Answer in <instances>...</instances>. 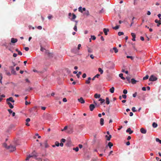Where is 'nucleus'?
Listing matches in <instances>:
<instances>
[{"mask_svg":"<svg viewBox=\"0 0 161 161\" xmlns=\"http://www.w3.org/2000/svg\"><path fill=\"white\" fill-rule=\"evenodd\" d=\"M17 41V39L14 38H12L11 39V42L12 43H15Z\"/></svg>","mask_w":161,"mask_h":161,"instance_id":"f8f14e48","label":"nucleus"},{"mask_svg":"<svg viewBox=\"0 0 161 161\" xmlns=\"http://www.w3.org/2000/svg\"><path fill=\"white\" fill-rule=\"evenodd\" d=\"M87 50H88V52L89 53H92L93 52L92 49L90 47H87Z\"/></svg>","mask_w":161,"mask_h":161,"instance_id":"4be33fe9","label":"nucleus"},{"mask_svg":"<svg viewBox=\"0 0 161 161\" xmlns=\"http://www.w3.org/2000/svg\"><path fill=\"white\" fill-rule=\"evenodd\" d=\"M91 79V78L90 77H89L88 78V80H86V81L85 83L87 84H89L90 83V80Z\"/></svg>","mask_w":161,"mask_h":161,"instance_id":"f3484780","label":"nucleus"},{"mask_svg":"<svg viewBox=\"0 0 161 161\" xmlns=\"http://www.w3.org/2000/svg\"><path fill=\"white\" fill-rule=\"evenodd\" d=\"M126 79L129 82H130V78L129 77H126Z\"/></svg>","mask_w":161,"mask_h":161,"instance_id":"864d4df0","label":"nucleus"},{"mask_svg":"<svg viewBox=\"0 0 161 161\" xmlns=\"http://www.w3.org/2000/svg\"><path fill=\"white\" fill-rule=\"evenodd\" d=\"M133 131L131 130L130 128H128L126 130V132L127 133H129L130 134H131L133 132Z\"/></svg>","mask_w":161,"mask_h":161,"instance_id":"6e6552de","label":"nucleus"},{"mask_svg":"<svg viewBox=\"0 0 161 161\" xmlns=\"http://www.w3.org/2000/svg\"><path fill=\"white\" fill-rule=\"evenodd\" d=\"M140 39L142 41H143L144 40V37L142 36L140 37Z\"/></svg>","mask_w":161,"mask_h":161,"instance_id":"69168bd1","label":"nucleus"},{"mask_svg":"<svg viewBox=\"0 0 161 161\" xmlns=\"http://www.w3.org/2000/svg\"><path fill=\"white\" fill-rule=\"evenodd\" d=\"M113 49L114 50L115 53H117L118 52V50L116 47H113Z\"/></svg>","mask_w":161,"mask_h":161,"instance_id":"72a5a7b5","label":"nucleus"},{"mask_svg":"<svg viewBox=\"0 0 161 161\" xmlns=\"http://www.w3.org/2000/svg\"><path fill=\"white\" fill-rule=\"evenodd\" d=\"M119 76L122 79L124 80L125 79V78L123 76V74H122V73L120 74L119 75Z\"/></svg>","mask_w":161,"mask_h":161,"instance_id":"5701e85b","label":"nucleus"},{"mask_svg":"<svg viewBox=\"0 0 161 161\" xmlns=\"http://www.w3.org/2000/svg\"><path fill=\"white\" fill-rule=\"evenodd\" d=\"M98 71L101 74H102L103 73V70L101 68H99Z\"/></svg>","mask_w":161,"mask_h":161,"instance_id":"7c9ffc66","label":"nucleus"},{"mask_svg":"<svg viewBox=\"0 0 161 161\" xmlns=\"http://www.w3.org/2000/svg\"><path fill=\"white\" fill-rule=\"evenodd\" d=\"M106 103L107 104H109L110 102L109 101V99L108 97H107L106 98Z\"/></svg>","mask_w":161,"mask_h":161,"instance_id":"bb28decb","label":"nucleus"},{"mask_svg":"<svg viewBox=\"0 0 161 161\" xmlns=\"http://www.w3.org/2000/svg\"><path fill=\"white\" fill-rule=\"evenodd\" d=\"M78 11H79L81 13H83V11L82 10V7H80L78 8Z\"/></svg>","mask_w":161,"mask_h":161,"instance_id":"2f4dec72","label":"nucleus"},{"mask_svg":"<svg viewBox=\"0 0 161 161\" xmlns=\"http://www.w3.org/2000/svg\"><path fill=\"white\" fill-rule=\"evenodd\" d=\"M9 69H10L11 70V72L12 74L16 75V72L14 70V66H10L9 67Z\"/></svg>","mask_w":161,"mask_h":161,"instance_id":"7ed1b4c3","label":"nucleus"},{"mask_svg":"<svg viewBox=\"0 0 161 161\" xmlns=\"http://www.w3.org/2000/svg\"><path fill=\"white\" fill-rule=\"evenodd\" d=\"M137 95V93L136 92H135L134 94H133V97H136Z\"/></svg>","mask_w":161,"mask_h":161,"instance_id":"09e8293b","label":"nucleus"},{"mask_svg":"<svg viewBox=\"0 0 161 161\" xmlns=\"http://www.w3.org/2000/svg\"><path fill=\"white\" fill-rule=\"evenodd\" d=\"M40 50L41 51L43 52L44 50H45V49L43 48V47H41Z\"/></svg>","mask_w":161,"mask_h":161,"instance_id":"052dcab7","label":"nucleus"},{"mask_svg":"<svg viewBox=\"0 0 161 161\" xmlns=\"http://www.w3.org/2000/svg\"><path fill=\"white\" fill-rule=\"evenodd\" d=\"M152 126L154 128H156L158 126V125L155 122H153L152 124Z\"/></svg>","mask_w":161,"mask_h":161,"instance_id":"b1692460","label":"nucleus"},{"mask_svg":"<svg viewBox=\"0 0 161 161\" xmlns=\"http://www.w3.org/2000/svg\"><path fill=\"white\" fill-rule=\"evenodd\" d=\"M81 44H79L78 45V47H77V48H78V50H79L80 49V47H81Z\"/></svg>","mask_w":161,"mask_h":161,"instance_id":"6e6d98bb","label":"nucleus"},{"mask_svg":"<svg viewBox=\"0 0 161 161\" xmlns=\"http://www.w3.org/2000/svg\"><path fill=\"white\" fill-rule=\"evenodd\" d=\"M123 93L125 94H126L127 93V90L126 89H124L123 91Z\"/></svg>","mask_w":161,"mask_h":161,"instance_id":"de8ad7c7","label":"nucleus"},{"mask_svg":"<svg viewBox=\"0 0 161 161\" xmlns=\"http://www.w3.org/2000/svg\"><path fill=\"white\" fill-rule=\"evenodd\" d=\"M73 149L74 150H75L76 152H78L79 150V147H76L75 148L74 147L73 148Z\"/></svg>","mask_w":161,"mask_h":161,"instance_id":"c85d7f7f","label":"nucleus"},{"mask_svg":"<svg viewBox=\"0 0 161 161\" xmlns=\"http://www.w3.org/2000/svg\"><path fill=\"white\" fill-rule=\"evenodd\" d=\"M9 101H11L12 103H14V100H13L12 97H11L6 99L7 102H9Z\"/></svg>","mask_w":161,"mask_h":161,"instance_id":"20e7f679","label":"nucleus"},{"mask_svg":"<svg viewBox=\"0 0 161 161\" xmlns=\"http://www.w3.org/2000/svg\"><path fill=\"white\" fill-rule=\"evenodd\" d=\"M55 144L56 146L57 147H58L59 146V143L57 141L55 143Z\"/></svg>","mask_w":161,"mask_h":161,"instance_id":"f704fd0d","label":"nucleus"},{"mask_svg":"<svg viewBox=\"0 0 161 161\" xmlns=\"http://www.w3.org/2000/svg\"><path fill=\"white\" fill-rule=\"evenodd\" d=\"M108 146L110 148H111V147L113 146V144L111 142H109L108 144Z\"/></svg>","mask_w":161,"mask_h":161,"instance_id":"cd10ccee","label":"nucleus"},{"mask_svg":"<svg viewBox=\"0 0 161 161\" xmlns=\"http://www.w3.org/2000/svg\"><path fill=\"white\" fill-rule=\"evenodd\" d=\"M137 82V81L134 78H132L131 79V82L132 84H135Z\"/></svg>","mask_w":161,"mask_h":161,"instance_id":"412c9836","label":"nucleus"},{"mask_svg":"<svg viewBox=\"0 0 161 161\" xmlns=\"http://www.w3.org/2000/svg\"><path fill=\"white\" fill-rule=\"evenodd\" d=\"M103 32L105 35H108V32L109 31V29H108L104 28L103 30Z\"/></svg>","mask_w":161,"mask_h":161,"instance_id":"9d476101","label":"nucleus"},{"mask_svg":"<svg viewBox=\"0 0 161 161\" xmlns=\"http://www.w3.org/2000/svg\"><path fill=\"white\" fill-rule=\"evenodd\" d=\"M158 18H159L160 20L161 19V18H160L161 16V14H158Z\"/></svg>","mask_w":161,"mask_h":161,"instance_id":"e2e57ef3","label":"nucleus"},{"mask_svg":"<svg viewBox=\"0 0 161 161\" xmlns=\"http://www.w3.org/2000/svg\"><path fill=\"white\" fill-rule=\"evenodd\" d=\"M136 108L135 107H133L132 108V110L133 112H135L136 111Z\"/></svg>","mask_w":161,"mask_h":161,"instance_id":"c03bdc74","label":"nucleus"},{"mask_svg":"<svg viewBox=\"0 0 161 161\" xmlns=\"http://www.w3.org/2000/svg\"><path fill=\"white\" fill-rule=\"evenodd\" d=\"M122 97L124 99H126L127 96L125 94H123L122 95Z\"/></svg>","mask_w":161,"mask_h":161,"instance_id":"3c124183","label":"nucleus"},{"mask_svg":"<svg viewBox=\"0 0 161 161\" xmlns=\"http://www.w3.org/2000/svg\"><path fill=\"white\" fill-rule=\"evenodd\" d=\"M17 56V54L16 53H14L13 54V56L14 57H16Z\"/></svg>","mask_w":161,"mask_h":161,"instance_id":"774afa93","label":"nucleus"},{"mask_svg":"<svg viewBox=\"0 0 161 161\" xmlns=\"http://www.w3.org/2000/svg\"><path fill=\"white\" fill-rule=\"evenodd\" d=\"M3 146L5 148L9 149L10 152L14 151L16 150V147L14 146L10 145L9 146H7V144L5 143L3 144Z\"/></svg>","mask_w":161,"mask_h":161,"instance_id":"f257e3e1","label":"nucleus"},{"mask_svg":"<svg viewBox=\"0 0 161 161\" xmlns=\"http://www.w3.org/2000/svg\"><path fill=\"white\" fill-rule=\"evenodd\" d=\"M157 77H156L155 76L153 75H152L150 77L149 79V80L150 81H155L157 80Z\"/></svg>","mask_w":161,"mask_h":161,"instance_id":"f03ea898","label":"nucleus"},{"mask_svg":"<svg viewBox=\"0 0 161 161\" xmlns=\"http://www.w3.org/2000/svg\"><path fill=\"white\" fill-rule=\"evenodd\" d=\"M141 132L143 134H146L147 132V130L144 128H142L140 129Z\"/></svg>","mask_w":161,"mask_h":161,"instance_id":"1a4fd4ad","label":"nucleus"},{"mask_svg":"<svg viewBox=\"0 0 161 161\" xmlns=\"http://www.w3.org/2000/svg\"><path fill=\"white\" fill-rule=\"evenodd\" d=\"M44 145L45 147V148H48L49 147V146L48 145L47 142V141L45 140L44 142Z\"/></svg>","mask_w":161,"mask_h":161,"instance_id":"9b49d317","label":"nucleus"},{"mask_svg":"<svg viewBox=\"0 0 161 161\" xmlns=\"http://www.w3.org/2000/svg\"><path fill=\"white\" fill-rule=\"evenodd\" d=\"M25 49L26 51H28L29 50V48L28 47H25Z\"/></svg>","mask_w":161,"mask_h":161,"instance_id":"338daca9","label":"nucleus"},{"mask_svg":"<svg viewBox=\"0 0 161 161\" xmlns=\"http://www.w3.org/2000/svg\"><path fill=\"white\" fill-rule=\"evenodd\" d=\"M155 22L156 23H157V26L158 27L159 25H161V21L160 20H158V19H155Z\"/></svg>","mask_w":161,"mask_h":161,"instance_id":"423d86ee","label":"nucleus"},{"mask_svg":"<svg viewBox=\"0 0 161 161\" xmlns=\"http://www.w3.org/2000/svg\"><path fill=\"white\" fill-rule=\"evenodd\" d=\"M100 124L102 126L104 125V119L103 118H101L100 119Z\"/></svg>","mask_w":161,"mask_h":161,"instance_id":"dca6fc26","label":"nucleus"},{"mask_svg":"<svg viewBox=\"0 0 161 161\" xmlns=\"http://www.w3.org/2000/svg\"><path fill=\"white\" fill-rule=\"evenodd\" d=\"M156 141L157 142H159L160 143H161V140H160L158 138H156Z\"/></svg>","mask_w":161,"mask_h":161,"instance_id":"79ce46f5","label":"nucleus"},{"mask_svg":"<svg viewBox=\"0 0 161 161\" xmlns=\"http://www.w3.org/2000/svg\"><path fill=\"white\" fill-rule=\"evenodd\" d=\"M33 71L35 72H37V73H43L44 71H40V72H38L35 69H33Z\"/></svg>","mask_w":161,"mask_h":161,"instance_id":"473e14b6","label":"nucleus"},{"mask_svg":"<svg viewBox=\"0 0 161 161\" xmlns=\"http://www.w3.org/2000/svg\"><path fill=\"white\" fill-rule=\"evenodd\" d=\"M81 72L80 71L78 72V74H76V76L78 78H79L80 77V75H81Z\"/></svg>","mask_w":161,"mask_h":161,"instance_id":"e433bc0d","label":"nucleus"},{"mask_svg":"<svg viewBox=\"0 0 161 161\" xmlns=\"http://www.w3.org/2000/svg\"><path fill=\"white\" fill-rule=\"evenodd\" d=\"M8 111L9 112V114H11L13 112L12 111L11 109H8Z\"/></svg>","mask_w":161,"mask_h":161,"instance_id":"603ef678","label":"nucleus"},{"mask_svg":"<svg viewBox=\"0 0 161 161\" xmlns=\"http://www.w3.org/2000/svg\"><path fill=\"white\" fill-rule=\"evenodd\" d=\"M72 17L71 18H70V19L71 20H73L74 19H75L76 18V15L74 13L72 14Z\"/></svg>","mask_w":161,"mask_h":161,"instance_id":"a211bd4d","label":"nucleus"},{"mask_svg":"<svg viewBox=\"0 0 161 161\" xmlns=\"http://www.w3.org/2000/svg\"><path fill=\"white\" fill-rule=\"evenodd\" d=\"M37 28L39 30H41L42 28L41 26H39L37 27Z\"/></svg>","mask_w":161,"mask_h":161,"instance_id":"bf43d9fd","label":"nucleus"},{"mask_svg":"<svg viewBox=\"0 0 161 161\" xmlns=\"http://www.w3.org/2000/svg\"><path fill=\"white\" fill-rule=\"evenodd\" d=\"M83 14L84 15H86V16H88L89 15V12L88 10H86L85 11V12L83 13Z\"/></svg>","mask_w":161,"mask_h":161,"instance_id":"4468645a","label":"nucleus"},{"mask_svg":"<svg viewBox=\"0 0 161 161\" xmlns=\"http://www.w3.org/2000/svg\"><path fill=\"white\" fill-rule=\"evenodd\" d=\"M37 156V155L35 154H34L29 155L28 156V157L30 158H31V157H36Z\"/></svg>","mask_w":161,"mask_h":161,"instance_id":"a878e982","label":"nucleus"},{"mask_svg":"<svg viewBox=\"0 0 161 161\" xmlns=\"http://www.w3.org/2000/svg\"><path fill=\"white\" fill-rule=\"evenodd\" d=\"M131 34L133 38H136V35L135 33H131Z\"/></svg>","mask_w":161,"mask_h":161,"instance_id":"ea45409f","label":"nucleus"},{"mask_svg":"<svg viewBox=\"0 0 161 161\" xmlns=\"http://www.w3.org/2000/svg\"><path fill=\"white\" fill-rule=\"evenodd\" d=\"M59 145H60L61 147H63L64 146V144L62 142H61L60 143H59Z\"/></svg>","mask_w":161,"mask_h":161,"instance_id":"680f3d73","label":"nucleus"},{"mask_svg":"<svg viewBox=\"0 0 161 161\" xmlns=\"http://www.w3.org/2000/svg\"><path fill=\"white\" fill-rule=\"evenodd\" d=\"M30 118H27L26 119V122H28L30 121Z\"/></svg>","mask_w":161,"mask_h":161,"instance_id":"5fc2aeb1","label":"nucleus"},{"mask_svg":"<svg viewBox=\"0 0 161 161\" xmlns=\"http://www.w3.org/2000/svg\"><path fill=\"white\" fill-rule=\"evenodd\" d=\"M65 141H66V140L65 139H64V138H62V139L61 140H60V142H65Z\"/></svg>","mask_w":161,"mask_h":161,"instance_id":"49530a36","label":"nucleus"},{"mask_svg":"<svg viewBox=\"0 0 161 161\" xmlns=\"http://www.w3.org/2000/svg\"><path fill=\"white\" fill-rule=\"evenodd\" d=\"M67 128H68L67 126H65L64 127V128L62 130V131H63L65 130H66L67 129Z\"/></svg>","mask_w":161,"mask_h":161,"instance_id":"8fccbe9b","label":"nucleus"},{"mask_svg":"<svg viewBox=\"0 0 161 161\" xmlns=\"http://www.w3.org/2000/svg\"><path fill=\"white\" fill-rule=\"evenodd\" d=\"M119 28V25H116V26L115 27H113V28L114 29V30H117V29H118Z\"/></svg>","mask_w":161,"mask_h":161,"instance_id":"c9c22d12","label":"nucleus"},{"mask_svg":"<svg viewBox=\"0 0 161 161\" xmlns=\"http://www.w3.org/2000/svg\"><path fill=\"white\" fill-rule=\"evenodd\" d=\"M100 95L99 94H97V93H96L94 95V97L96 98H99L100 97Z\"/></svg>","mask_w":161,"mask_h":161,"instance_id":"aec40b11","label":"nucleus"},{"mask_svg":"<svg viewBox=\"0 0 161 161\" xmlns=\"http://www.w3.org/2000/svg\"><path fill=\"white\" fill-rule=\"evenodd\" d=\"M124 34V33L122 32H119L118 33V35L119 36H120L121 35H123Z\"/></svg>","mask_w":161,"mask_h":161,"instance_id":"a19ab883","label":"nucleus"},{"mask_svg":"<svg viewBox=\"0 0 161 161\" xmlns=\"http://www.w3.org/2000/svg\"><path fill=\"white\" fill-rule=\"evenodd\" d=\"M105 137L106 138L107 140L110 141L111 138L112 137V136L110 135H109L108 136V135H106Z\"/></svg>","mask_w":161,"mask_h":161,"instance_id":"ddd939ff","label":"nucleus"},{"mask_svg":"<svg viewBox=\"0 0 161 161\" xmlns=\"http://www.w3.org/2000/svg\"><path fill=\"white\" fill-rule=\"evenodd\" d=\"M149 76L148 75H146L145 77L143 78V80H147Z\"/></svg>","mask_w":161,"mask_h":161,"instance_id":"58836bf2","label":"nucleus"},{"mask_svg":"<svg viewBox=\"0 0 161 161\" xmlns=\"http://www.w3.org/2000/svg\"><path fill=\"white\" fill-rule=\"evenodd\" d=\"M126 57L127 58H130L132 60H133L134 59V58H133V57H132L131 56H126Z\"/></svg>","mask_w":161,"mask_h":161,"instance_id":"4c0bfd02","label":"nucleus"},{"mask_svg":"<svg viewBox=\"0 0 161 161\" xmlns=\"http://www.w3.org/2000/svg\"><path fill=\"white\" fill-rule=\"evenodd\" d=\"M15 51L18 53V54L19 55H22V53L20 51H19L18 49H16Z\"/></svg>","mask_w":161,"mask_h":161,"instance_id":"393cba45","label":"nucleus"},{"mask_svg":"<svg viewBox=\"0 0 161 161\" xmlns=\"http://www.w3.org/2000/svg\"><path fill=\"white\" fill-rule=\"evenodd\" d=\"M95 108L94 105L93 104L90 105L89 106L90 110L91 111H92Z\"/></svg>","mask_w":161,"mask_h":161,"instance_id":"39448f33","label":"nucleus"},{"mask_svg":"<svg viewBox=\"0 0 161 161\" xmlns=\"http://www.w3.org/2000/svg\"><path fill=\"white\" fill-rule=\"evenodd\" d=\"M74 30L76 31H77V25H75L74 27Z\"/></svg>","mask_w":161,"mask_h":161,"instance_id":"37998d69","label":"nucleus"},{"mask_svg":"<svg viewBox=\"0 0 161 161\" xmlns=\"http://www.w3.org/2000/svg\"><path fill=\"white\" fill-rule=\"evenodd\" d=\"M63 101L64 102H66L67 101V100L66 99V98H64L63 99Z\"/></svg>","mask_w":161,"mask_h":161,"instance_id":"13d9d810","label":"nucleus"},{"mask_svg":"<svg viewBox=\"0 0 161 161\" xmlns=\"http://www.w3.org/2000/svg\"><path fill=\"white\" fill-rule=\"evenodd\" d=\"M90 57L92 59H93L94 58V57L93 54H91L90 55Z\"/></svg>","mask_w":161,"mask_h":161,"instance_id":"0e129e2a","label":"nucleus"},{"mask_svg":"<svg viewBox=\"0 0 161 161\" xmlns=\"http://www.w3.org/2000/svg\"><path fill=\"white\" fill-rule=\"evenodd\" d=\"M99 101H100L101 103L102 104L104 102L105 100L104 99L100 98L99 100Z\"/></svg>","mask_w":161,"mask_h":161,"instance_id":"c756f323","label":"nucleus"},{"mask_svg":"<svg viewBox=\"0 0 161 161\" xmlns=\"http://www.w3.org/2000/svg\"><path fill=\"white\" fill-rule=\"evenodd\" d=\"M78 101L81 103H84L85 102V100L82 97H81L80 98H79L78 99Z\"/></svg>","mask_w":161,"mask_h":161,"instance_id":"0eeeda50","label":"nucleus"},{"mask_svg":"<svg viewBox=\"0 0 161 161\" xmlns=\"http://www.w3.org/2000/svg\"><path fill=\"white\" fill-rule=\"evenodd\" d=\"M114 87H112L109 89L110 92L111 93H113L114 92Z\"/></svg>","mask_w":161,"mask_h":161,"instance_id":"6ab92c4d","label":"nucleus"},{"mask_svg":"<svg viewBox=\"0 0 161 161\" xmlns=\"http://www.w3.org/2000/svg\"><path fill=\"white\" fill-rule=\"evenodd\" d=\"M7 104L8 105L9 107L11 108H14V106L13 105H12V104L11 103H10V102H7Z\"/></svg>","mask_w":161,"mask_h":161,"instance_id":"2eb2a0df","label":"nucleus"},{"mask_svg":"<svg viewBox=\"0 0 161 161\" xmlns=\"http://www.w3.org/2000/svg\"><path fill=\"white\" fill-rule=\"evenodd\" d=\"M86 74H85V73H84V74H83V75H82V77H83V78H86Z\"/></svg>","mask_w":161,"mask_h":161,"instance_id":"4d7b16f0","label":"nucleus"},{"mask_svg":"<svg viewBox=\"0 0 161 161\" xmlns=\"http://www.w3.org/2000/svg\"><path fill=\"white\" fill-rule=\"evenodd\" d=\"M91 37V38L93 40H95L96 39V37L94 36H92Z\"/></svg>","mask_w":161,"mask_h":161,"instance_id":"a18cd8bd","label":"nucleus"}]
</instances>
